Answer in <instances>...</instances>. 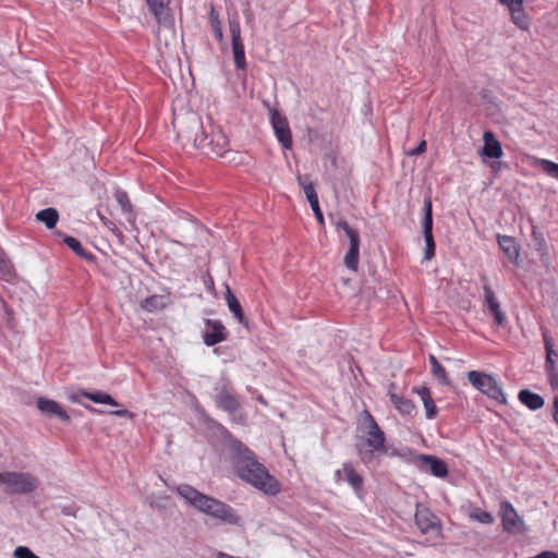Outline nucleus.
Segmentation results:
<instances>
[{
	"instance_id": "51",
	"label": "nucleus",
	"mask_w": 558,
	"mask_h": 558,
	"mask_svg": "<svg viewBox=\"0 0 558 558\" xmlns=\"http://www.w3.org/2000/svg\"><path fill=\"white\" fill-rule=\"evenodd\" d=\"M553 418H554L555 423L558 425V398H555V400H554Z\"/></svg>"
},
{
	"instance_id": "9",
	"label": "nucleus",
	"mask_w": 558,
	"mask_h": 558,
	"mask_svg": "<svg viewBox=\"0 0 558 558\" xmlns=\"http://www.w3.org/2000/svg\"><path fill=\"white\" fill-rule=\"evenodd\" d=\"M499 514L504 531L511 534L521 532L523 521L509 501L500 502Z\"/></svg>"
},
{
	"instance_id": "18",
	"label": "nucleus",
	"mask_w": 558,
	"mask_h": 558,
	"mask_svg": "<svg viewBox=\"0 0 558 558\" xmlns=\"http://www.w3.org/2000/svg\"><path fill=\"white\" fill-rule=\"evenodd\" d=\"M484 145L482 154L492 159H498L502 156V147L500 142L495 137L492 131H485L483 134Z\"/></svg>"
},
{
	"instance_id": "35",
	"label": "nucleus",
	"mask_w": 558,
	"mask_h": 558,
	"mask_svg": "<svg viewBox=\"0 0 558 558\" xmlns=\"http://www.w3.org/2000/svg\"><path fill=\"white\" fill-rule=\"evenodd\" d=\"M543 340L546 350V362L545 365L556 364L555 359L558 356V353L554 350L553 338L547 330L543 331Z\"/></svg>"
},
{
	"instance_id": "7",
	"label": "nucleus",
	"mask_w": 558,
	"mask_h": 558,
	"mask_svg": "<svg viewBox=\"0 0 558 558\" xmlns=\"http://www.w3.org/2000/svg\"><path fill=\"white\" fill-rule=\"evenodd\" d=\"M423 214L424 259L430 260L435 256L436 244L433 236V206L429 197L424 199Z\"/></svg>"
},
{
	"instance_id": "43",
	"label": "nucleus",
	"mask_w": 558,
	"mask_h": 558,
	"mask_svg": "<svg viewBox=\"0 0 558 558\" xmlns=\"http://www.w3.org/2000/svg\"><path fill=\"white\" fill-rule=\"evenodd\" d=\"M545 367H546V372L548 374V379H549L550 385L553 387L558 386V368H557L556 364H553V366L547 364V365H545Z\"/></svg>"
},
{
	"instance_id": "6",
	"label": "nucleus",
	"mask_w": 558,
	"mask_h": 558,
	"mask_svg": "<svg viewBox=\"0 0 558 558\" xmlns=\"http://www.w3.org/2000/svg\"><path fill=\"white\" fill-rule=\"evenodd\" d=\"M468 380L482 393L486 395L490 399L496 400L499 403H506L507 398L502 390L501 385L495 377L489 374L470 371L468 373Z\"/></svg>"
},
{
	"instance_id": "42",
	"label": "nucleus",
	"mask_w": 558,
	"mask_h": 558,
	"mask_svg": "<svg viewBox=\"0 0 558 558\" xmlns=\"http://www.w3.org/2000/svg\"><path fill=\"white\" fill-rule=\"evenodd\" d=\"M12 269V265L7 258L3 250L0 247V272L2 275H10Z\"/></svg>"
},
{
	"instance_id": "47",
	"label": "nucleus",
	"mask_w": 558,
	"mask_h": 558,
	"mask_svg": "<svg viewBox=\"0 0 558 558\" xmlns=\"http://www.w3.org/2000/svg\"><path fill=\"white\" fill-rule=\"evenodd\" d=\"M100 220H101L102 225H104L105 227H107L110 231H112L113 233L119 232V229L117 228V226L114 225V222H112L111 220H109L107 217H105V216H100Z\"/></svg>"
},
{
	"instance_id": "30",
	"label": "nucleus",
	"mask_w": 558,
	"mask_h": 558,
	"mask_svg": "<svg viewBox=\"0 0 558 558\" xmlns=\"http://www.w3.org/2000/svg\"><path fill=\"white\" fill-rule=\"evenodd\" d=\"M209 24L215 34L216 39L221 43L223 40V32L222 25L219 19V13L215 9L214 4H210V10L208 13Z\"/></svg>"
},
{
	"instance_id": "10",
	"label": "nucleus",
	"mask_w": 558,
	"mask_h": 558,
	"mask_svg": "<svg viewBox=\"0 0 558 558\" xmlns=\"http://www.w3.org/2000/svg\"><path fill=\"white\" fill-rule=\"evenodd\" d=\"M215 403L216 405L232 414L240 409L239 400L229 391L227 385L225 383H217L215 388Z\"/></svg>"
},
{
	"instance_id": "24",
	"label": "nucleus",
	"mask_w": 558,
	"mask_h": 558,
	"mask_svg": "<svg viewBox=\"0 0 558 558\" xmlns=\"http://www.w3.org/2000/svg\"><path fill=\"white\" fill-rule=\"evenodd\" d=\"M343 480L348 482L355 493H359L363 487V476L354 470L350 462L343 463Z\"/></svg>"
},
{
	"instance_id": "8",
	"label": "nucleus",
	"mask_w": 558,
	"mask_h": 558,
	"mask_svg": "<svg viewBox=\"0 0 558 558\" xmlns=\"http://www.w3.org/2000/svg\"><path fill=\"white\" fill-rule=\"evenodd\" d=\"M270 123L274 129L278 142L284 149L292 147V134L289 121L286 116L281 114L277 109H269Z\"/></svg>"
},
{
	"instance_id": "52",
	"label": "nucleus",
	"mask_w": 558,
	"mask_h": 558,
	"mask_svg": "<svg viewBox=\"0 0 558 558\" xmlns=\"http://www.w3.org/2000/svg\"><path fill=\"white\" fill-rule=\"evenodd\" d=\"M343 474V468L341 470H337L335 472V480L337 483H339L343 477H342Z\"/></svg>"
},
{
	"instance_id": "32",
	"label": "nucleus",
	"mask_w": 558,
	"mask_h": 558,
	"mask_svg": "<svg viewBox=\"0 0 558 558\" xmlns=\"http://www.w3.org/2000/svg\"><path fill=\"white\" fill-rule=\"evenodd\" d=\"M510 14H511V21L520 29L525 31V29L529 28L530 21H529L527 14L524 11V7L523 5L511 10Z\"/></svg>"
},
{
	"instance_id": "37",
	"label": "nucleus",
	"mask_w": 558,
	"mask_h": 558,
	"mask_svg": "<svg viewBox=\"0 0 558 558\" xmlns=\"http://www.w3.org/2000/svg\"><path fill=\"white\" fill-rule=\"evenodd\" d=\"M229 32L231 35V41H241V25L239 21V16L234 13L232 16H229Z\"/></svg>"
},
{
	"instance_id": "50",
	"label": "nucleus",
	"mask_w": 558,
	"mask_h": 558,
	"mask_svg": "<svg viewBox=\"0 0 558 558\" xmlns=\"http://www.w3.org/2000/svg\"><path fill=\"white\" fill-rule=\"evenodd\" d=\"M535 558H558V554L555 551L546 550L535 556Z\"/></svg>"
},
{
	"instance_id": "38",
	"label": "nucleus",
	"mask_w": 558,
	"mask_h": 558,
	"mask_svg": "<svg viewBox=\"0 0 558 558\" xmlns=\"http://www.w3.org/2000/svg\"><path fill=\"white\" fill-rule=\"evenodd\" d=\"M470 518L483 524H492L494 522L493 514L480 508H476L474 511H472L470 513Z\"/></svg>"
},
{
	"instance_id": "40",
	"label": "nucleus",
	"mask_w": 558,
	"mask_h": 558,
	"mask_svg": "<svg viewBox=\"0 0 558 558\" xmlns=\"http://www.w3.org/2000/svg\"><path fill=\"white\" fill-rule=\"evenodd\" d=\"M336 228L338 230H340V229L343 230L345 232L347 236L349 238V240L360 236L359 232L355 229L351 228L350 225L348 223V221L344 219H340L337 222Z\"/></svg>"
},
{
	"instance_id": "15",
	"label": "nucleus",
	"mask_w": 558,
	"mask_h": 558,
	"mask_svg": "<svg viewBox=\"0 0 558 558\" xmlns=\"http://www.w3.org/2000/svg\"><path fill=\"white\" fill-rule=\"evenodd\" d=\"M37 408L41 413L50 416H56L61 422H70V416L66 413V411L54 400L40 397L37 399Z\"/></svg>"
},
{
	"instance_id": "19",
	"label": "nucleus",
	"mask_w": 558,
	"mask_h": 558,
	"mask_svg": "<svg viewBox=\"0 0 558 558\" xmlns=\"http://www.w3.org/2000/svg\"><path fill=\"white\" fill-rule=\"evenodd\" d=\"M498 245L501 251L507 255V257L513 262L514 264H519L520 257V247L517 244L514 238L509 235H498L497 236Z\"/></svg>"
},
{
	"instance_id": "4",
	"label": "nucleus",
	"mask_w": 558,
	"mask_h": 558,
	"mask_svg": "<svg viewBox=\"0 0 558 558\" xmlns=\"http://www.w3.org/2000/svg\"><path fill=\"white\" fill-rule=\"evenodd\" d=\"M177 494L197 511L229 525H238L241 518L228 504L205 495L189 484L175 488Z\"/></svg>"
},
{
	"instance_id": "39",
	"label": "nucleus",
	"mask_w": 558,
	"mask_h": 558,
	"mask_svg": "<svg viewBox=\"0 0 558 558\" xmlns=\"http://www.w3.org/2000/svg\"><path fill=\"white\" fill-rule=\"evenodd\" d=\"M541 167L549 177L558 180V163L547 159H542Z\"/></svg>"
},
{
	"instance_id": "28",
	"label": "nucleus",
	"mask_w": 558,
	"mask_h": 558,
	"mask_svg": "<svg viewBox=\"0 0 558 558\" xmlns=\"http://www.w3.org/2000/svg\"><path fill=\"white\" fill-rule=\"evenodd\" d=\"M298 183L300 187L303 190L304 195L306 196L310 204L318 201V196L315 190L314 184L310 180L308 175H298Z\"/></svg>"
},
{
	"instance_id": "12",
	"label": "nucleus",
	"mask_w": 558,
	"mask_h": 558,
	"mask_svg": "<svg viewBox=\"0 0 558 558\" xmlns=\"http://www.w3.org/2000/svg\"><path fill=\"white\" fill-rule=\"evenodd\" d=\"M415 523L423 534L429 532H435L436 534H439L440 529L438 525L437 517L425 507L417 506L415 512Z\"/></svg>"
},
{
	"instance_id": "23",
	"label": "nucleus",
	"mask_w": 558,
	"mask_h": 558,
	"mask_svg": "<svg viewBox=\"0 0 558 558\" xmlns=\"http://www.w3.org/2000/svg\"><path fill=\"white\" fill-rule=\"evenodd\" d=\"M518 398L522 404L533 411L543 408L545 403L542 396L534 393L529 389L521 390Z\"/></svg>"
},
{
	"instance_id": "53",
	"label": "nucleus",
	"mask_w": 558,
	"mask_h": 558,
	"mask_svg": "<svg viewBox=\"0 0 558 558\" xmlns=\"http://www.w3.org/2000/svg\"><path fill=\"white\" fill-rule=\"evenodd\" d=\"M85 408L89 411H95V409L92 405H85Z\"/></svg>"
},
{
	"instance_id": "36",
	"label": "nucleus",
	"mask_w": 558,
	"mask_h": 558,
	"mask_svg": "<svg viewBox=\"0 0 558 558\" xmlns=\"http://www.w3.org/2000/svg\"><path fill=\"white\" fill-rule=\"evenodd\" d=\"M170 0H146L150 13L160 22L163 9L169 4Z\"/></svg>"
},
{
	"instance_id": "49",
	"label": "nucleus",
	"mask_w": 558,
	"mask_h": 558,
	"mask_svg": "<svg viewBox=\"0 0 558 558\" xmlns=\"http://www.w3.org/2000/svg\"><path fill=\"white\" fill-rule=\"evenodd\" d=\"M112 414L116 416L128 417V418H133V416H134V414L126 409L113 411Z\"/></svg>"
},
{
	"instance_id": "13",
	"label": "nucleus",
	"mask_w": 558,
	"mask_h": 558,
	"mask_svg": "<svg viewBox=\"0 0 558 558\" xmlns=\"http://www.w3.org/2000/svg\"><path fill=\"white\" fill-rule=\"evenodd\" d=\"M484 281L483 291H484V302L490 311L494 319L498 326H502L506 322V315L501 311L500 303L490 288V286L486 282V278L482 279Z\"/></svg>"
},
{
	"instance_id": "27",
	"label": "nucleus",
	"mask_w": 558,
	"mask_h": 558,
	"mask_svg": "<svg viewBox=\"0 0 558 558\" xmlns=\"http://www.w3.org/2000/svg\"><path fill=\"white\" fill-rule=\"evenodd\" d=\"M63 241L77 256L89 262L95 259L94 254L85 250L76 238L68 235Z\"/></svg>"
},
{
	"instance_id": "54",
	"label": "nucleus",
	"mask_w": 558,
	"mask_h": 558,
	"mask_svg": "<svg viewBox=\"0 0 558 558\" xmlns=\"http://www.w3.org/2000/svg\"><path fill=\"white\" fill-rule=\"evenodd\" d=\"M187 75H189L191 78H193V72H192V71H189V72H187Z\"/></svg>"
},
{
	"instance_id": "21",
	"label": "nucleus",
	"mask_w": 558,
	"mask_h": 558,
	"mask_svg": "<svg viewBox=\"0 0 558 558\" xmlns=\"http://www.w3.org/2000/svg\"><path fill=\"white\" fill-rule=\"evenodd\" d=\"M532 241L541 260H547L549 257V252L545 234L535 226L532 227Z\"/></svg>"
},
{
	"instance_id": "1",
	"label": "nucleus",
	"mask_w": 558,
	"mask_h": 558,
	"mask_svg": "<svg viewBox=\"0 0 558 558\" xmlns=\"http://www.w3.org/2000/svg\"><path fill=\"white\" fill-rule=\"evenodd\" d=\"M232 464L236 475L268 496L280 492V483L264 464L256 460L255 453L238 439L229 442Z\"/></svg>"
},
{
	"instance_id": "29",
	"label": "nucleus",
	"mask_w": 558,
	"mask_h": 558,
	"mask_svg": "<svg viewBox=\"0 0 558 558\" xmlns=\"http://www.w3.org/2000/svg\"><path fill=\"white\" fill-rule=\"evenodd\" d=\"M36 219L44 222L48 229H52L59 220V214L57 209L49 207L38 211L36 214Z\"/></svg>"
},
{
	"instance_id": "44",
	"label": "nucleus",
	"mask_w": 558,
	"mask_h": 558,
	"mask_svg": "<svg viewBox=\"0 0 558 558\" xmlns=\"http://www.w3.org/2000/svg\"><path fill=\"white\" fill-rule=\"evenodd\" d=\"M311 205V208L315 215V218L317 219V222L320 225V226H324L325 225V219H324V215L320 210V207H319V202H315V203H312L310 204Z\"/></svg>"
},
{
	"instance_id": "5",
	"label": "nucleus",
	"mask_w": 558,
	"mask_h": 558,
	"mask_svg": "<svg viewBox=\"0 0 558 558\" xmlns=\"http://www.w3.org/2000/svg\"><path fill=\"white\" fill-rule=\"evenodd\" d=\"M38 483V478L27 472H0V485L4 486L9 494H32L37 489Z\"/></svg>"
},
{
	"instance_id": "17",
	"label": "nucleus",
	"mask_w": 558,
	"mask_h": 558,
	"mask_svg": "<svg viewBox=\"0 0 558 558\" xmlns=\"http://www.w3.org/2000/svg\"><path fill=\"white\" fill-rule=\"evenodd\" d=\"M395 388H396V385L393 383L390 384L389 392H388V396H389L390 401L393 404V407L397 409V411L401 415H408V416L414 415V413H415V405H414V403L410 399H407V398H403L402 396H399L395 391Z\"/></svg>"
},
{
	"instance_id": "2",
	"label": "nucleus",
	"mask_w": 558,
	"mask_h": 558,
	"mask_svg": "<svg viewBox=\"0 0 558 558\" xmlns=\"http://www.w3.org/2000/svg\"><path fill=\"white\" fill-rule=\"evenodd\" d=\"M178 137L192 143L205 155L217 157L222 156L229 145L227 136L219 126L209 124L208 128H204L201 119L195 114L189 116L185 128L179 126Z\"/></svg>"
},
{
	"instance_id": "16",
	"label": "nucleus",
	"mask_w": 558,
	"mask_h": 558,
	"mask_svg": "<svg viewBox=\"0 0 558 558\" xmlns=\"http://www.w3.org/2000/svg\"><path fill=\"white\" fill-rule=\"evenodd\" d=\"M418 466L424 471H429L436 477H445L448 474L447 464L433 456L428 454H420L418 456Z\"/></svg>"
},
{
	"instance_id": "33",
	"label": "nucleus",
	"mask_w": 558,
	"mask_h": 558,
	"mask_svg": "<svg viewBox=\"0 0 558 558\" xmlns=\"http://www.w3.org/2000/svg\"><path fill=\"white\" fill-rule=\"evenodd\" d=\"M232 52L233 60L236 70H245L246 61H245V51L243 41H234L232 43Z\"/></svg>"
},
{
	"instance_id": "11",
	"label": "nucleus",
	"mask_w": 558,
	"mask_h": 558,
	"mask_svg": "<svg viewBox=\"0 0 558 558\" xmlns=\"http://www.w3.org/2000/svg\"><path fill=\"white\" fill-rule=\"evenodd\" d=\"M205 325L206 329L203 333V340L207 347H213L227 340L229 333L222 322L208 318L205 320Z\"/></svg>"
},
{
	"instance_id": "22",
	"label": "nucleus",
	"mask_w": 558,
	"mask_h": 558,
	"mask_svg": "<svg viewBox=\"0 0 558 558\" xmlns=\"http://www.w3.org/2000/svg\"><path fill=\"white\" fill-rule=\"evenodd\" d=\"M350 247L344 256V265L353 271L357 270L360 256V236L350 239Z\"/></svg>"
},
{
	"instance_id": "25",
	"label": "nucleus",
	"mask_w": 558,
	"mask_h": 558,
	"mask_svg": "<svg viewBox=\"0 0 558 558\" xmlns=\"http://www.w3.org/2000/svg\"><path fill=\"white\" fill-rule=\"evenodd\" d=\"M226 301L230 312L234 315L239 323L247 326V320L245 319V316L243 314L242 306L236 296L230 290V288H227Z\"/></svg>"
},
{
	"instance_id": "34",
	"label": "nucleus",
	"mask_w": 558,
	"mask_h": 558,
	"mask_svg": "<svg viewBox=\"0 0 558 558\" xmlns=\"http://www.w3.org/2000/svg\"><path fill=\"white\" fill-rule=\"evenodd\" d=\"M429 363L432 366V373L439 380V383L442 385H450L446 369L434 355H429Z\"/></svg>"
},
{
	"instance_id": "55",
	"label": "nucleus",
	"mask_w": 558,
	"mask_h": 558,
	"mask_svg": "<svg viewBox=\"0 0 558 558\" xmlns=\"http://www.w3.org/2000/svg\"><path fill=\"white\" fill-rule=\"evenodd\" d=\"M177 121H178L177 119L173 120L174 128H177Z\"/></svg>"
},
{
	"instance_id": "31",
	"label": "nucleus",
	"mask_w": 558,
	"mask_h": 558,
	"mask_svg": "<svg viewBox=\"0 0 558 558\" xmlns=\"http://www.w3.org/2000/svg\"><path fill=\"white\" fill-rule=\"evenodd\" d=\"M141 307L147 312H155L166 307L165 296L151 295L142 301Z\"/></svg>"
},
{
	"instance_id": "46",
	"label": "nucleus",
	"mask_w": 558,
	"mask_h": 558,
	"mask_svg": "<svg viewBox=\"0 0 558 558\" xmlns=\"http://www.w3.org/2000/svg\"><path fill=\"white\" fill-rule=\"evenodd\" d=\"M501 4L506 5L509 11L523 5V0H498Z\"/></svg>"
},
{
	"instance_id": "45",
	"label": "nucleus",
	"mask_w": 558,
	"mask_h": 558,
	"mask_svg": "<svg viewBox=\"0 0 558 558\" xmlns=\"http://www.w3.org/2000/svg\"><path fill=\"white\" fill-rule=\"evenodd\" d=\"M426 148H427V143H426V141L423 140V141L420 142L417 147H415L414 149L409 151V155L410 156L422 155V154H424L426 151Z\"/></svg>"
},
{
	"instance_id": "26",
	"label": "nucleus",
	"mask_w": 558,
	"mask_h": 558,
	"mask_svg": "<svg viewBox=\"0 0 558 558\" xmlns=\"http://www.w3.org/2000/svg\"><path fill=\"white\" fill-rule=\"evenodd\" d=\"M417 395L421 397L422 401H423V404H424V408H425V413H426V417L428 420H433L436 417L437 415V407L430 396V391L427 387H421L416 390Z\"/></svg>"
},
{
	"instance_id": "14",
	"label": "nucleus",
	"mask_w": 558,
	"mask_h": 558,
	"mask_svg": "<svg viewBox=\"0 0 558 558\" xmlns=\"http://www.w3.org/2000/svg\"><path fill=\"white\" fill-rule=\"evenodd\" d=\"M114 198L120 205L123 215L125 216V220L130 226V231L138 232V228L136 226L137 214L134 210L128 193L125 191L118 190L114 193Z\"/></svg>"
},
{
	"instance_id": "20",
	"label": "nucleus",
	"mask_w": 558,
	"mask_h": 558,
	"mask_svg": "<svg viewBox=\"0 0 558 558\" xmlns=\"http://www.w3.org/2000/svg\"><path fill=\"white\" fill-rule=\"evenodd\" d=\"M80 396L99 404H109L117 407L118 402L108 393L102 391H95V392H88V391H80L76 395H72L70 397L71 401L73 402H80Z\"/></svg>"
},
{
	"instance_id": "3",
	"label": "nucleus",
	"mask_w": 558,
	"mask_h": 558,
	"mask_svg": "<svg viewBox=\"0 0 558 558\" xmlns=\"http://www.w3.org/2000/svg\"><path fill=\"white\" fill-rule=\"evenodd\" d=\"M355 450L365 465L371 464L377 454H387L386 435L368 410L359 420Z\"/></svg>"
},
{
	"instance_id": "41",
	"label": "nucleus",
	"mask_w": 558,
	"mask_h": 558,
	"mask_svg": "<svg viewBox=\"0 0 558 558\" xmlns=\"http://www.w3.org/2000/svg\"><path fill=\"white\" fill-rule=\"evenodd\" d=\"M13 556L15 558H40L39 556L35 555L28 547L26 546H19L15 548Z\"/></svg>"
},
{
	"instance_id": "48",
	"label": "nucleus",
	"mask_w": 558,
	"mask_h": 558,
	"mask_svg": "<svg viewBox=\"0 0 558 558\" xmlns=\"http://www.w3.org/2000/svg\"><path fill=\"white\" fill-rule=\"evenodd\" d=\"M62 513L70 517H76L77 507L76 506H64L61 509Z\"/></svg>"
}]
</instances>
